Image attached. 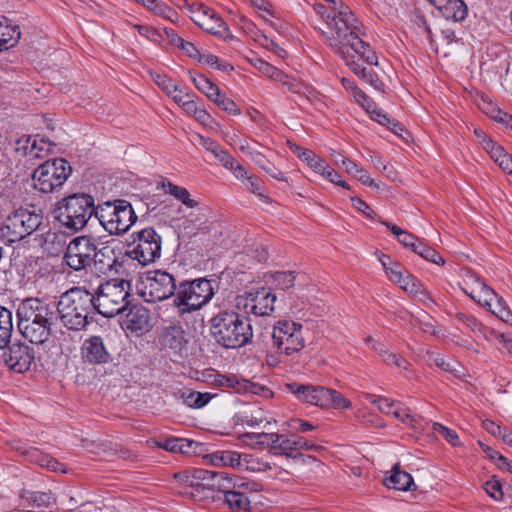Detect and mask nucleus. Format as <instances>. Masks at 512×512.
Returning a JSON list of instances; mask_svg holds the SVG:
<instances>
[{
    "mask_svg": "<svg viewBox=\"0 0 512 512\" xmlns=\"http://www.w3.org/2000/svg\"><path fill=\"white\" fill-rule=\"evenodd\" d=\"M96 241V238L88 235H82L72 239L64 255L67 266L75 271L91 267Z\"/></svg>",
    "mask_w": 512,
    "mask_h": 512,
    "instance_id": "nucleus-14",
    "label": "nucleus"
},
{
    "mask_svg": "<svg viewBox=\"0 0 512 512\" xmlns=\"http://www.w3.org/2000/svg\"><path fill=\"white\" fill-rule=\"evenodd\" d=\"M315 173L325 171V160L317 156L312 150L306 153L302 159Z\"/></svg>",
    "mask_w": 512,
    "mask_h": 512,
    "instance_id": "nucleus-51",
    "label": "nucleus"
},
{
    "mask_svg": "<svg viewBox=\"0 0 512 512\" xmlns=\"http://www.w3.org/2000/svg\"><path fill=\"white\" fill-rule=\"evenodd\" d=\"M232 485L234 486L232 489H243L249 492H257L261 490V485L254 481H246L241 478L232 479Z\"/></svg>",
    "mask_w": 512,
    "mask_h": 512,
    "instance_id": "nucleus-57",
    "label": "nucleus"
},
{
    "mask_svg": "<svg viewBox=\"0 0 512 512\" xmlns=\"http://www.w3.org/2000/svg\"><path fill=\"white\" fill-rule=\"evenodd\" d=\"M250 159L258 165L262 170L268 173L272 178L277 180H285L280 170L274 167L266 157L258 151H249Z\"/></svg>",
    "mask_w": 512,
    "mask_h": 512,
    "instance_id": "nucleus-34",
    "label": "nucleus"
},
{
    "mask_svg": "<svg viewBox=\"0 0 512 512\" xmlns=\"http://www.w3.org/2000/svg\"><path fill=\"white\" fill-rule=\"evenodd\" d=\"M183 108L186 113L192 115L197 121L206 123L210 118L209 114L201 107H198L193 100H186L183 102Z\"/></svg>",
    "mask_w": 512,
    "mask_h": 512,
    "instance_id": "nucleus-46",
    "label": "nucleus"
},
{
    "mask_svg": "<svg viewBox=\"0 0 512 512\" xmlns=\"http://www.w3.org/2000/svg\"><path fill=\"white\" fill-rule=\"evenodd\" d=\"M209 323L210 335L223 348L237 349L252 341L253 331L249 319L235 311H220Z\"/></svg>",
    "mask_w": 512,
    "mask_h": 512,
    "instance_id": "nucleus-4",
    "label": "nucleus"
},
{
    "mask_svg": "<svg viewBox=\"0 0 512 512\" xmlns=\"http://www.w3.org/2000/svg\"><path fill=\"white\" fill-rule=\"evenodd\" d=\"M485 490L495 500H500L503 496L501 483L495 478L485 483Z\"/></svg>",
    "mask_w": 512,
    "mask_h": 512,
    "instance_id": "nucleus-59",
    "label": "nucleus"
},
{
    "mask_svg": "<svg viewBox=\"0 0 512 512\" xmlns=\"http://www.w3.org/2000/svg\"><path fill=\"white\" fill-rule=\"evenodd\" d=\"M178 48L183 50L187 56L195 60H198L201 54L198 48L192 42L185 41L184 39L182 40V44H179Z\"/></svg>",
    "mask_w": 512,
    "mask_h": 512,
    "instance_id": "nucleus-64",
    "label": "nucleus"
},
{
    "mask_svg": "<svg viewBox=\"0 0 512 512\" xmlns=\"http://www.w3.org/2000/svg\"><path fill=\"white\" fill-rule=\"evenodd\" d=\"M366 399L376 405L378 409L388 415H392L393 410L395 409L397 403H395L393 400L382 397V396H376L373 394H367Z\"/></svg>",
    "mask_w": 512,
    "mask_h": 512,
    "instance_id": "nucleus-42",
    "label": "nucleus"
},
{
    "mask_svg": "<svg viewBox=\"0 0 512 512\" xmlns=\"http://www.w3.org/2000/svg\"><path fill=\"white\" fill-rule=\"evenodd\" d=\"M261 440L258 442V446L261 448H270L275 454H277L278 447L277 444L280 439V434L278 433H264L262 432Z\"/></svg>",
    "mask_w": 512,
    "mask_h": 512,
    "instance_id": "nucleus-52",
    "label": "nucleus"
},
{
    "mask_svg": "<svg viewBox=\"0 0 512 512\" xmlns=\"http://www.w3.org/2000/svg\"><path fill=\"white\" fill-rule=\"evenodd\" d=\"M191 80L206 96H211L212 92L217 91L218 86L204 75L191 76Z\"/></svg>",
    "mask_w": 512,
    "mask_h": 512,
    "instance_id": "nucleus-47",
    "label": "nucleus"
},
{
    "mask_svg": "<svg viewBox=\"0 0 512 512\" xmlns=\"http://www.w3.org/2000/svg\"><path fill=\"white\" fill-rule=\"evenodd\" d=\"M81 356L84 363L91 365H104L112 360L104 339L98 335L90 336L84 340L81 346Z\"/></svg>",
    "mask_w": 512,
    "mask_h": 512,
    "instance_id": "nucleus-16",
    "label": "nucleus"
},
{
    "mask_svg": "<svg viewBox=\"0 0 512 512\" xmlns=\"http://www.w3.org/2000/svg\"><path fill=\"white\" fill-rule=\"evenodd\" d=\"M184 404L191 408H202L212 399L210 393H201L197 391H186L182 393Z\"/></svg>",
    "mask_w": 512,
    "mask_h": 512,
    "instance_id": "nucleus-39",
    "label": "nucleus"
},
{
    "mask_svg": "<svg viewBox=\"0 0 512 512\" xmlns=\"http://www.w3.org/2000/svg\"><path fill=\"white\" fill-rule=\"evenodd\" d=\"M160 343L164 348L181 353L188 344L186 333L180 324L163 326L160 332Z\"/></svg>",
    "mask_w": 512,
    "mask_h": 512,
    "instance_id": "nucleus-20",
    "label": "nucleus"
},
{
    "mask_svg": "<svg viewBox=\"0 0 512 512\" xmlns=\"http://www.w3.org/2000/svg\"><path fill=\"white\" fill-rule=\"evenodd\" d=\"M383 483L390 489L408 491L414 486L412 476L400 469L399 464H395L389 476L385 477Z\"/></svg>",
    "mask_w": 512,
    "mask_h": 512,
    "instance_id": "nucleus-25",
    "label": "nucleus"
},
{
    "mask_svg": "<svg viewBox=\"0 0 512 512\" xmlns=\"http://www.w3.org/2000/svg\"><path fill=\"white\" fill-rule=\"evenodd\" d=\"M231 477H228L223 472H214V479L212 485V491L217 490L222 492L224 495L228 492L229 489H232L234 486L232 485Z\"/></svg>",
    "mask_w": 512,
    "mask_h": 512,
    "instance_id": "nucleus-44",
    "label": "nucleus"
},
{
    "mask_svg": "<svg viewBox=\"0 0 512 512\" xmlns=\"http://www.w3.org/2000/svg\"><path fill=\"white\" fill-rule=\"evenodd\" d=\"M71 171V166L63 158L47 160L34 170L33 186L42 193H52L66 182Z\"/></svg>",
    "mask_w": 512,
    "mask_h": 512,
    "instance_id": "nucleus-9",
    "label": "nucleus"
},
{
    "mask_svg": "<svg viewBox=\"0 0 512 512\" xmlns=\"http://www.w3.org/2000/svg\"><path fill=\"white\" fill-rule=\"evenodd\" d=\"M243 466H245V469L252 470V471H267L271 469V466L267 462L255 460L252 458V456L244 454L243 455Z\"/></svg>",
    "mask_w": 512,
    "mask_h": 512,
    "instance_id": "nucleus-54",
    "label": "nucleus"
},
{
    "mask_svg": "<svg viewBox=\"0 0 512 512\" xmlns=\"http://www.w3.org/2000/svg\"><path fill=\"white\" fill-rule=\"evenodd\" d=\"M494 299L496 300V303L493 308H490L491 312L498 318H500L502 321L506 323H512V312L507 306L505 300L498 295L497 298Z\"/></svg>",
    "mask_w": 512,
    "mask_h": 512,
    "instance_id": "nucleus-43",
    "label": "nucleus"
},
{
    "mask_svg": "<svg viewBox=\"0 0 512 512\" xmlns=\"http://www.w3.org/2000/svg\"><path fill=\"white\" fill-rule=\"evenodd\" d=\"M244 308L256 316L270 315L274 311L276 295L269 288L252 289L244 297Z\"/></svg>",
    "mask_w": 512,
    "mask_h": 512,
    "instance_id": "nucleus-15",
    "label": "nucleus"
},
{
    "mask_svg": "<svg viewBox=\"0 0 512 512\" xmlns=\"http://www.w3.org/2000/svg\"><path fill=\"white\" fill-rule=\"evenodd\" d=\"M21 498L23 505L31 509L48 507L52 500L50 494L35 491H24Z\"/></svg>",
    "mask_w": 512,
    "mask_h": 512,
    "instance_id": "nucleus-31",
    "label": "nucleus"
},
{
    "mask_svg": "<svg viewBox=\"0 0 512 512\" xmlns=\"http://www.w3.org/2000/svg\"><path fill=\"white\" fill-rule=\"evenodd\" d=\"M272 80L280 82L283 86H287L288 89L293 92H299V84L292 82L290 80V77L279 69L276 70L275 74L272 77Z\"/></svg>",
    "mask_w": 512,
    "mask_h": 512,
    "instance_id": "nucleus-61",
    "label": "nucleus"
},
{
    "mask_svg": "<svg viewBox=\"0 0 512 512\" xmlns=\"http://www.w3.org/2000/svg\"><path fill=\"white\" fill-rule=\"evenodd\" d=\"M193 20L200 28L210 34L226 37L229 32L224 20L214 10L203 4L198 5Z\"/></svg>",
    "mask_w": 512,
    "mask_h": 512,
    "instance_id": "nucleus-17",
    "label": "nucleus"
},
{
    "mask_svg": "<svg viewBox=\"0 0 512 512\" xmlns=\"http://www.w3.org/2000/svg\"><path fill=\"white\" fill-rule=\"evenodd\" d=\"M211 472L212 471L202 468L194 469L191 476L188 477L187 482L191 487L197 488L201 484V482L206 480L207 476H209Z\"/></svg>",
    "mask_w": 512,
    "mask_h": 512,
    "instance_id": "nucleus-58",
    "label": "nucleus"
},
{
    "mask_svg": "<svg viewBox=\"0 0 512 512\" xmlns=\"http://www.w3.org/2000/svg\"><path fill=\"white\" fill-rule=\"evenodd\" d=\"M12 332V311L4 306H0V349L5 348L10 343Z\"/></svg>",
    "mask_w": 512,
    "mask_h": 512,
    "instance_id": "nucleus-27",
    "label": "nucleus"
},
{
    "mask_svg": "<svg viewBox=\"0 0 512 512\" xmlns=\"http://www.w3.org/2000/svg\"><path fill=\"white\" fill-rule=\"evenodd\" d=\"M216 105L231 115L236 116L241 113V110L237 106V104L232 99L226 97L225 95L222 96V98Z\"/></svg>",
    "mask_w": 512,
    "mask_h": 512,
    "instance_id": "nucleus-60",
    "label": "nucleus"
},
{
    "mask_svg": "<svg viewBox=\"0 0 512 512\" xmlns=\"http://www.w3.org/2000/svg\"><path fill=\"white\" fill-rule=\"evenodd\" d=\"M271 338L272 348L280 356H298L305 347L302 325L299 323L278 321Z\"/></svg>",
    "mask_w": 512,
    "mask_h": 512,
    "instance_id": "nucleus-11",
    "label": "nucleus"
},
{
    "mask_svg": "<svg viewBox=\"0 0 512 512\" xmlns=\"http://www.w3.org/2000/svg\"><path fill=\"white\" fill-rule=\"evenodd\" d=\"M140 3L155 15L162 16L170 21H174L173 17H177L175 10L158 0H141Z\"/></svg>",
    "mask_w": 512,
    "mask_h": 512,
    "instance_id": "nucleus-37",
    "label": "nucleus"
},
{
    "mask_svg": "<svg viewBox=\"0 0 512 512\" xmlns=\"http://www.w3.org/2000/svg\"><path fill=\"white\" fill-rule=\"evenodd\" d=\"M380 261L388 278L394 283L401 282L402 275L405 274L407 270L403 268L400 263L392 261L389 256H383Z\"/></svg>",
    "mask_w": 512,
    "mask_h": 512,
    "instance_id": "nucleus-40",
    "label": "nucleus"
},
{
    "mask_svg": "<svg viewBox=\"0 0 512 512\" xmlns=\"http://www.w3.org/2000/svg\"><path fill=\"white\" fill-rule=\"evenodd\" d=\"M200 144L211 152L225 168H231L234 164V158L212 139L200 136Z\"/></svg>",
    "mask_w": 512,
    "mask_h": 512,
    "instance_id": "nucleus-28",
    "label": "nucleus"
},
{
    "mask_svg": "<svg viewBox=\"0 0 512 512\" xmlns=\"http://www.w3.org/2000/svg\"><path fill=\"white\" fill-rule=\"evenodd\" d=\"M435 7L443 17L454 22L464 20L467 15V6L463 0H443Z\"/></svg>",
    "mask_w": 512,
    "mask_h": 512,
    "instance_id": "nucleus-26",
    "label": "nucleus"
},
{
    "mask_svg": "<svg viewBox=\"0 0 512 512\" xmlns=\"http://www.w3.org/2000/svg\"><path fill=\"white\" fill-rule=\"evenodd\" d=\"M286 389L298 400L319 407H322L323 400H325L324 395L327 393L326 387L297 382L286 384Z\"/></svg>",
    "mask_w": 512,
    "mask_h": 512,
    "instance_id": "nucleus-19",
    "label": "nucleus"
},
{
    "mask_svg": "<svg viewBox=\"0 0 512 512\" xmlns=\"http://www.w3.org/2000/svg\"><path fill=\"white\" fill-rule=\"evenodd\" d=\"M116 264L117 260L111 247L96 245L91 262V268L95 274L106 275L114 269Z\"/></svg>",
    "mask_w": 512,
    "mask_h": 512,
    "instance_id": "nucleus-22",
    "label": "nucleus"
},
{
    "mask_svg": "<svg viewBox=\"0 0 512 512\" xmlns=\"http://www.w3.org/2000/svg\"><path fill=\"white\" fill-rule=\"evenodd\" d=\"M123 326L132 333H144L150 329V312L142 305H132L125 319Z\"/></svg>",
    "mask_w": 512,
    "mask_h": 512,
    "instance_id": "nucleus-21",
    "label": "nucleus"
},
{
    "mask_svg": "<svg viewBox=\"0 0 512 512\" xmlns=\"http://www.w3.org/2000/svg\"><path fill=\"white\" fill-rule=\"evenodd\" d=\"M43 216L29 209H18L9 215L0 228V235L8 243H14L31 235L42 224Z\"/></svg>",
    "mask_w": 512,
    "mask_h": 512,
    "instance_id": "nucleus-10",
    "label": "nucleus"
},
{
    "mask_svg": "<svg viewBox=\"0 0 512 512\" xmlns=\"http://www.w3.org/2000/svg\"><path fill=\"white\" fill-rule=\"evenodd\" d=\"M433 430L445 437V439L453 446L458 445V435L454 430H451L440 423L433 424Z\"/></svg>",
    "mask_w": 512,
    "mask_h": 512,
    "instance_id": "nucleus-56",
    "label": "nucleus"
},
{
    "mask_svg": "<svg viewBox=\"0 0 512 512\" xmlns=\"http://www.w3.org/2000/svg\"><path fill=\"white\" fill-rule=\"evenodd\" d=\"M322 408L333 407L335 409H348L351 407V402L342 396L338 391L327 388V393L324 395Z\"/></svg>",
    "mask_w": 512,
    "mask_h": 512,
    "instance_id": "nucleus-38",
    "label": "nucleus"
},
{
    "mask_svg": "<svg viewBox=\"0 0 512 512\" xmlns=\"http://www.w3.org/2000/svg\"><path fill=\"white\" fill-rule=\"evenodd\" d=\"M472 278L474 279L476 287L473 288L470 292L463 288V292L477 303L491 308L492 301L494 298H497V293L487 284H485L479 277L473 276Z\"/></svg>",
    "mask_w": 512,
    "mask_h": 512,
    "instance_id": "nucleus-24",
    "label": "nucleus"
},
{
    "mask_svg": "<svg viewBox=\"0 0 512 512\" xmlns=\"http://www.w3.org/2000/svg\"><path fill=\"white\" fill-rule=\"evenodd\" d=\"M210 462L215 465H229L232 467H242L243 466V456L238 452L234 451H216L209 454Z\"/></svg>",
    "mask_w": 512,
    "mask_h": 512,
    "instance_id": "nucleus-29",
    "label": "nucleus"
},
{
    "mask_svg": "<svg viewBox=\"0 0 512 512\" xmlns=\"http://www.w3.org/2000/svg\"><path fill=\"white\" fill-rule=\"evenodd\" d=\"M274 287L286 291L295 285L296 273L294 271H275L270 274Z\"/></svg>",
    "mask_w": 512,
    "mask_h": 512,
    "instance_id": "nucleus-36",
    "label": "nucleus"
},
{
    "mask_svg": "<svg viewBox=\"0 0 512 512\" xmlns=\"http://www.w3.org/2000/svg\"><path fill=\"white\" fill-rule=\"evenodd\" d=\"M341 6H344L346 7L351 13L352 11L350 10V8L348 6H346L342 0H339V6L337 7L336 10H334L333 14L332 13H326V8L323 6V5H318L315 9L317 11L318 14H320L323 19L326 21L328 27L330 28L331 32L328 33V32H325V31H322L321 30V35L323 36V38L327 41V37L326 35L328 36H332L333 34H335V22L336 20H340V14L339 12H341L343 10V8Z\"/></svg>",
    "mask_w": 512,
    "mask_h": 512,
    "instance_id": "nucleus-32",
    "label": "nucleus"
},
{
    "mask_svg": "<svg viewBox=\"0 0 512 512\" xmlns=\"http://www.w3.org/2000/svg\"><path fill=\"white\" fill-rule=\"evenodd\" d=\"M198 61L201 63H204L210 67H213L217 70L224 71V72H230L234 69L231 64L220 60L219 57H217L216 55L210 54V53H207V54L201 53L198 58Z\"/></svg>",
    "mask_w": 512,
    "mask_h": 512,
    "instance_id": "nucleus-41",
    "label": "nucleus"
},
{
    "mask_svg": "<svg viewBox=\"0 0 512 512\" xmlns=\"http://www.w3.org/2000/svg\"><path fill=\"white\" fill-rule=\"evenodd\" d=\"M17 326L21 335L32 344L45 343L57 320L53 306L39 298H26L16 310Z\"/></svg>",
    "mask_w": 512,
    "mask_h": 512,
    "instance_id": "nucleus-2",
    "label": "nucleus"
},
{
    "mask_svg": "<svg viewBox=\"0 0 512 512\" xmlns=\"http://www.w3.org/2000/svg\"><path fill=\"white\" fill-rule=\"evenodd\" d=\"M96 210L92 195L74 193L58 201L53 214L61 228L74 234L81 231L93 215L96 217Z\"/></svg>",
    "mask_w": 512,
    "mask_h": 512,
    "instance_id": "nucleus-5",
    "label": "nucleus"
},
{
    "mask_svg": "<svg viewBox=\"0 0 512 512\" xmlns=\"http://www.w3.org/2000/svg\"><path fill=\"white\" fill-rule=\"evenodd\" d=\"M224 500L234 512H247L250 509V500L240 490L229 489L224 495Z\"/></svg>",
    "mask_w": 512,
    "mask_h": 512,
    "instance_id": "nucleus-30",
    "label": "nucleus"
},
{
    "mask_svg": "<svg viewBox=\"0 0 512 512\" xmlns=\"http://www.w3.org/2000/svg\"><path fill=\"white\" fill-rule=\"evenodd\" d=\"M302 445H305L303 437L296 434H280V439L277 444V454L291 457L293 459L302 458L304 457V454L299 452Z\"/></svg>",
    "mask_w": 512,
    "mask_h": 512,
    "instance_id": "nucleus-23",
    "label": "nucleus"
},
{
    "mask_svg": "<svg viewBox=\"0 0 512 512\" xmlns=\"http://www.w3.org/2000/svg\"><path fill=\"white\" fill-rule=\"evenodd\" d=\"M96 218L110 235H122L136 222L137 215L130 202L116 199L97 205Z\"/></svg>",
    "mask_w": 512,
    "mask_h": 512,
    "instance_id": "nucleus-6",
    "label": "nucleus"
},
{
    "mask_svg": "<svg viewBox=\"0 0 512 512\" xmlns=\"http://www.w3.org/2000/svg\"><path fill=\"white\" fill-rule=\"evenodd\" d=\"M163 188L166 193L180 200L185 206L189 208H194L198 205L197 201L190 198L189 191L184 187H180L171 182H168L163 184Z\"/></svg>",
    "mask_w": 512,
    "mask_h": 512,
    "instance_id": "nucleus-35",
    "label": "nucleus"
},
{
    "mask_svg": "<svg viewBox=\"0 0 512 512\" xmlns=\"http://www.w3.org/2000/svg\"><path fill=\"white\" fill-rule=\"evenodd\" d=\"M341 7L343 10L339 12L340 20L335 22V34L332 36L326 35L328 45L344 59L354 74L370 84L375 90L384 92V83L374 70L372 68L367 69L360 63V61H365L370 65H377V55L360 38V27L353 13L346 7Z\"/></svg>",
    "mask_w": 512,
    "mask_h": 512,
    "instance_id": "nucleus-1",
    "label": "nucleus"
},
{
    "mask_svg": "<svg viewBox=\"0 0 512 512\" xmlns=\"http://www.w3.org/2000/svg\"><path fill=\"white\" fill-rule=\"evenodd\" d=\"M419 329L424 333H430L435 337L444 336L443 330L435 325V321L428 317L427 320H419L418 322Z\"/></svg>",
    "mask_w": 512,
    "mask_h": 512,
    "instance_id": "nucleus-55",
    "label": "nucleus"
},
{
    "mask_svg": "<svg viewBox=\"0 0 512 512\" xmlns=\"http://www.w3.org/2000/svg\"><path fill=\"white\" fill-rule=\"evenodd\" d=\"M155 83L164 90L168 95L172 93H176L178 91V86L173 83V81L165 74H155L153 76Z\"/></svg>",
    "mask_w": 512,
    "mask_h": 512,
    "instance_id": "nucleus-53",
    "label": "nucleus"
},
{
    "mask_svg": "<svg viewBox=\"0 0 512 512\" xmlns=\"http://www.w3.org/2000/svg\"><path fill=\"white\" fill-rule=\"evenodd\" d=\"M214 384L219 387L234 388L239 384V381L233 375H221L217 374L214 378Z\"/></svg>",
    "mask_w": 512,
    "mask_h": 512,
    "instance_id": "nucleus-62",
    "label": "nucleus"
},
{
    "mask_svg": "<svg viewBox=\"0 0 512 512\" xmlns=\"http://www.w3.org/2000/svg\"><path fill=\"white\" fill-rule=\"evenodd\" d=\"M352 92L355 100L361 104L366 111H370V108L374 106L373 101L357 86H353Z\"/></svg>",
    "mask_w": 512,
    "mask_h": 512,
    "instance_id": "nucleus-63",
    "label": "nucleus"
},
{
    "mask_svg": "<svg viewBox=\"0 0 512 512\" xmlns=\"http://www.w3.org/2000/svg\"><path fill=\"white\" fill-rule=\"evenodd\" d=\"M130 283L123 279H113L101 284L94 295L95 312L111 318L122 313L127 307Z\"/></svg>",
    "mask_w": 512,
    "mask_h": 512,
    "instance_id": "nucleus-7",
    "label": "nucleus"
},
{
    "mask_svg": "<svg viewBox=\"0 0 512 512\" xmlns=\"http://www.w3.org/2000/svg\"><path fill=\"white\" fill-rule=\"evenodd\" d=\"M418 255L424 258L425 260L437 265H444L445 263L442 256L439 255V253L435 249L424 243L422 244V246H420Z\"/></svg>",
    "mask_w": 512,
    "mask_h": 512,
    "instance_id": "nucleus-50",
    "label": "nucleus"
},
{
    "mask_svg": "<svg viewBox=\"0 0 512 512\" xmlns=\"http://www.w3.org/2000/svg\"><path fill=\"white\" fill-rule=\"evenodd\" d=\"M455 319L459 323H461L464 326H466L467 328H469L475 334L483 333V330H484L483 325L480 322H478L474 316L459 312L455 315Z\"/></svg>",
    "mask_w": 512,
    "mask_h": 512,
    "instance_id": "nucleus-45",
    "label": "nucleus"
},
{
    "mask_svg": "<svg viewBox=\"0 0 512 512\" xmlns=\"http://www.w3.org/2000/svg\"><path fill=\"white\" fill-rule=\"evenodd\" d=\"M34 349L25 343L12 344L6 354L5 363L16 373L28 371L34 363Z\"/></svg>",
    "mask_w": 512,
    "mask_h": 512,
    "instance_id": "nucleus-18",
    "label": "nucleus"
},
{
    "mask_svg": "<svg viewBox=\"0 0 512 512\" xmlns=\"http://www.w3.org/2000/svg\"><path fill=\"white\" fill-rule=\"evenodd\" d=\"M178 285L174 276L166 271L150 272L142 291L146 302L154 303L176 296Z\"/></svg>",
    "mask_w": 512,
    "mask_h": 512,
    "instance_id": "nucleus-13",
    "label": "nucleus"
},
{
    "mask_svg": "<svg viewBox=\"0 0 512 512\" xmlns=\"http://www.w3.org/2000/svg\"><path fill=\"white\" fill-rule=\"evenodd\" d=\"M214 290L210 280L198 278L181 281L178 284L173 304L180 315L201 309L213 297Z\"/></svg>",
    "mask_w": 512,
    "mask_h": 512,
    "instance_id": "nucleus-8",
    "label": "nucleus"
},
{
    "mask_svg": "<svg viewBox=\"0 0 512 512\" xmlns=\"http://www.w3.org/2000/svg\"><path fill=\"white\" fill-rule=\"evenodd\" d=\"M3 36L2 41H0V50H7L11 47H14L21 36L19 26L10 24V21L7 19V23L3 25Z\"/></svg>",
    "mask_w": 512,
    "mask_h": 512,
    "instance_id": "nucleus-33",
    "label": "nucleus"
},
{
    "mask_svg": "<svg viewBox=\"0 0 512 512\" xmlns=\"http://www.w3.org/2000/svg\"><path fill=\"white\" fill-rule=\"evenodd\" d=\"M126 255L143 266L154 262L161 255L160 235L151 227L138 231L133 240V248L126 251Z\"/></svg>",
    "mask_w": 512,
    "mask_h": 512,
    "instance_id": "nucleus-12",
    "label": "nucleus"
},
{
    "mask_svg": "<svg viewBox=\"0 0 512 512\" xmlns=\"http://www.w3.org/2000/svg\"><path fill=\"white\" fill-rule=\"evenodd\" d=\"M94 294L82 287L64 292L56 305L57 320L71 331H82L94 321Z\"/></svg>",
    "mask_w": 512,
    "mask_h": 512,
    "instance_id": "nucleus-3",
    "label": "nucleus"
},
{
    "mask_svg": "<svg viewBox=\"0 0 512 512\" xmlns=\"http://www.w3.org/2000/svg\"><path fill=\"white\" fill-rule=\"evenodd\" d=\"M491 157L504 171L507 168L512 167V157L504 150L502 146L496 147L493 150Z\"/></svg>",
    "mask_w": 512,
    "mask_h": 512,
    "instance_id": "nucleus-48",
    "label": "nucleus"
},
{
    "mask_svg": "<svg viewBox=\"0 0 512 512\" xmlns=\"http://www.w3.org/2000/svg\"><path fill=\"white\" fill-rule=\"evenodd\" d=\"M406 292L415 297H418V299L422 302L432 300L431 297L429 296L428 292L426 291V289L421 284V282L419 280H417L415 277H414L413 281L409 284Z\"/></svg>",
    "mask_w": 512,
    "mask_h": 512,
    "instance_id": "nucleus-49",
    "label": "nucleus"
}]
</instances>
